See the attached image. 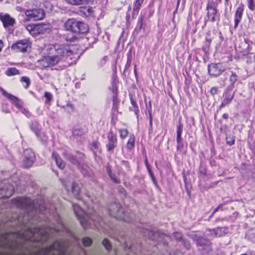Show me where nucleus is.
I'll return each mask as SVG.
<instances>
[{
	"mask_svg": "<svg viewBox=\"0 0 255 255\" xmlns=\"http://www.w3.org/2000/svg\"><path fill=\"white\" fill-rule=\"evenodd\" d=\"M73 48V45L67 44L49 45L47 47V50L51 55L44 57L39 60V65L42 68H47L65 62L66 63L65 67L69 66L72 63Z\"/></svg>",
	"mask_w": 255,
	"mask_h": 255,
	"instance_id": "f257e3e1",
	"label": "nucleus"
},
{
	"mask_svg": "<svg viewBox=\"0 0 255 255\" xmlns=\"http://www.w3.org/2000/svg\"><path fill=\"white\" fill-rule=\"evenodd\" d=\"M49 236V232L42 228H36L33 230L25 231L21 236V238L25 240L31 242L45 241Z\"/></svg>",
	"mask_w": 255,
	"mask_h": 255,
	"instance_id": "f03ea898",
	"label": "nucleus"
},
{
	"mask_svg": "<svg viewBox=\"0 0 255 255\" xmlns=\"http://www.w3.org/2000/svg\"><path fill=\"white\" fill-rule=\"evenodd\" d=\"M64 27L67 31L75 34L85 33L88 32L89 27L85 23L74 18H70L66 21Z\"/></svg>",
	"mask_w": 255,
	"mask_h": 255,
	"instance_id": "7ed1b4c3",
	"label": "nucleus"
},
{
	"mask_svg": "<svg viewBox=\"0 0 255 255\" xmlns=\"http://www.w3.org/2000/svg\"><path fill=\"white\" fill-rule=\"evenodd\" d=\"M64 252V247L59 242H55L50 247L41 250V255H61Z\"/></svg>",
	"mask_w": 255,
	"mask_h": 255,
	"instance_id": "20e7f679",
	"label": "nucleus"
},
{
	"mask_svg": "<svg viewBox=\"0 0 255 255\" xmlns=\"http://www.w3.org/2000/svg\"><path fill=\"white\" fill-rule=\"evenodd\" d=\"M73 207L75 214L80 221L81 225L84 228H88L90 224L89 217L78 205L73 204Z\"/></svg>",
	"mask_w": 255,
	"mask_h": 255,
	"instance_id": "39448f33",
	"label": "nucleus"
},
{
	"mask_svg": "<svg viewBox=\"0 0 255 255\" xmlns=\"http://www.w3.org/2000/svg\"><path fill=\"white\" fill-rule=\"evenodd\" d=\"M109 215L116 219L126 221L123 216V212L121 205L118 203L111 204L108 208Z\"/></svg>",
	"mask_w": 255,
	"mask_h": 255,
	"instance_id": "423d86ee",
	"label": "nucleus"
},
{
	"mask_svg": "<svg viewBox=\"0 0 255 255\" xmlns=\"http://www.w3.org/2000/svg\"><path fill=\"white\" fill-rule=\"evenodd\" d=\"M30 47V43L27 39L20 40L14 43L11 46V49L16 52H25Z\"/></svg>",
	"mask_w": 255,
	"mask_h": 255,
	"instance_id": "0eeeda50",
	"label": "nucleus"
},
{
	"mask_svg": "<svg viewBox=\"0 0 255 255\" xmlns=\"http://www.w3.org/2000/svg\"><path fill=\"white\" fill-rule=\"evenodd\" d=\"M208 70L211 76L215 77L220 76L225 69L221 63H211L208 65Z\"/></svg>",
	"mask_w": 255,
	"mask_h": 255,
	"instance_id": "6e6552de",
	"label": "nucleus"
},
{
	"mask_svg": "<svg viewBox=\"0 0 255 255\" xmlns=\"http://www.w3.org/2000/svg\"><path fill=\"white\" fill-rule=\"evenodd\" d=\"M25 15L32 20H39L43 18L45 13L43 9L40 8H36L33 9H28L25 11Z\"/></svg>",
	"mask_w": 255,
	"mask_h": 255,
	"instance_id": "1a4fd4ad",
	"label": "nucleus"
},
{
	"mask_svg": "<svg viewBox=\"0 0 255 255\" xmlns=\"http://www.w3.org/2000/svg\"><path fill=\"white\" fill-rule=\"evenodd\" d=\"M23 156L24 165L26 167H30L33 164L35 159L34 152L31 149H27L24 151Z\"/></svg>",
	"mask_w": 255,
	"mask_h": 255,
	"instance_id": "9d476101",
	"label": "nucleus"
},
{
	"mask_svg": "<svg viewBox=\"0 0 255 255\" xmlns=\"http://www.w3.org/2000/svg\"><path fill=\"white\" fill-rule=\"evenodd\" d=\"M108 143L106 145V148L108 151H111L114 150L117 145V138L113 132L110 130L108 133Z\"/></svg>",
	"mask_w": 255,
	"mask_h": 255,
	"instance_id": "9b49d317",
	"label": "nucleus"
},
{
	"mask_svg": "<svg viewBox=\"0 0 255 255\" xmlns=\"http://www.w3.org/2000/svg\"><path fill=\"white\" fill-rule=\"evenodd\" d=\"M0 20L5 28L13 26L15 23V19L7 13H0Z\"/></svg>",
	"mask_w": 255,
	"mask_h": 255,
	"instance_id": "f8f14e48",
	"label": "nucleus"
},
{
	"mask_svg": "<svg viewBox=\"0 0 255 255\" xmlns=\"http://www.w3.org/2000/svg\"><path fill=\"white\" fill-rule=\"evenodd\" d=\"M207 17L209 20L213 22L216 20L217 9L214 2H208L206 6Z\"/></svg>",
	"mask_w": 255,
	"mask_h": 255,
	"instance_id": "ddd939ff",
	"label": "nucleus"
},
{
	"mask_svg": "<svg viewBox=\"0 0 255 255\" xmlns=\"http://www.w3.org/2000/svg\"><path fill=\"white\" fill-rule=\"evenodd\" d=\"M209 233L207 236L213 237H220L224 236L226 234L227 229L225 228H217L213 230H209Z\"/></svg>",
	"mask_w": 255,
	"mask_h": 255,
	"instance_id": "4468645a",
	"label": "nucleus"
},
{
	"mask_svg": "<svg viewBox=\"0 0 255 255\" xmlns=\"http://www.w3.org/2000/svg\"><path fill=\"white\" fill-rule=\"evenodd\" d=\"M244 9V5L243 3H241V4L237 8L235 15V26L236 27L238 26L239 22L240 21L243 13Z\"/></svg>",
	"mask_w": 255,
	"mask_h": 255,
	"instance_id": "2eb2a0df",
	"label": "nucleus"
},
{
	"mask_svg": "<svg viewBox=\"0 0 255 255\" xmlns=\"http://www.w3.org/2000/svg\"><path fill=\"white\" fill-rule=\"evenodd\" d=\"M15 202L18 206H21L27 208H31L32 206L33 207V205L31 204L30 200L26 198H17L15 199Z\"/></svg>",
	"mask_w": 255,
	"mask_h": 255,
	"instance_id": "dca6fc26",
	"label": "nucleus"
},
{
	"mask_svg": "<svg viewBox=\"0 0 255 255\" xmlns=\"http://www.w3.org/2000/svg\"><path fill=\"white\" fill-rule=\"evenodd\" d=\"M2 94L7 98H8L12 104H13L17 108H21V106L20 104L19 99L16 97L6 93L5 91H3Z\"/></svg>",
	"mask_w": 255,
	"mask_h": 255,
	"instance_id": "f3484780",
	"label": "nucleus"
},
{
	"mask_svg": "<svg viewBox=\"0 0 255 255\" xmlns=\"http://www.w3.org/2000/svg\"><path fill=\"white\" fill-rule=\"evenodd\" d=\"M2 94L7 98H8L12 104H13L17 108H21V106L20 104L19 99L16 97L6 93L5 91H3Z\"/></svg>",
	"mask_w": 255,
	"mask_h": 255,
	"instance_id": "a211bd4d",
	"label": "nucleus"
},
{
	"mask_svg": "<svg viewBox=\"0 0 255 255\" xmlns=\"http://www.w3.org/2000/svg\"><path fill=\"white\" fill-rule=\"evenodd\" d=\"M52 158L54 159L57 166L60 169H63L65 166V163L60 156L56 152H53L52 155Z\"/></svg>",
	"mask_w": 255,
	"mask_h": 255,
	"instance_id": "6ab92c4d",
	"label": "nucleus"
},
{
	"mask_svg": "<svg viewBox=\"0 0 255 255\" xmlns=\"http://www.w3.org/2000/svg\"><path fill=\"white\" fill-rule=\"evenodd\" d=\"M63 155L67 158L68 160H69L73 164H75L77 166H78L79 165V161L77 159L76 157H75L70 153H69L67 151H65L63 152Z\"/></svg>",
	"mask_w": 255,
	"mask_h": 255,
	"instance_id": "aec40b11",
	"label": "nucleus"
},
{
	"mask_svg": "<svg viewBox=\"0 0 255 255\" xmlns=\"http://www.w3.org/2000/svg\"><path fill=\"white\" fill-rule=\"evenodd\" d=\"M26 29L29 32V33L33 35H36L39 33V26L36 25H28L26 27Z\"/></svg>",
	"mask_w": 255,
	"mask_h": 255,
	"instance_id": "412c9836",
	"label": "nucleus"
},
{
	"mask_svg": "<svg viewBox=\"0 0 255 255\" xmlns=\"http://www.w3.org/2000/svg\"><path fill=\"white\" fill-rule=\"evenodd\" d=\"M65 1L73 5H80L88 4L91 0H65Z\"/></svg>",
	"mask_w": 255,
	"mask_h": 255,
	"instance_id": "4be33fe9",
	"label": "nucleus"
},
{
	"mask_svg": "<svg viewBox=\"0 0 255 255\" xmlns=\"http://www.w3.org/2000/svg\"><path fill=\"white\" fill-rule=\"evenodd\" d=\"M224 96L225 97V98L221 104V108L225 107V106L229 105L231 102L233 98L234 95L228 94L226 93L224 95Z\"/></svg>",
	"mask_w": 255,
	"mask_h": 255,
	"instance_id": "5701e85b",
	"label": "nucleus"
},
{
	"mask_svg": "<svg viewBox=\"0 0 255 255\" xmlns=\"http://www.w3.org/2000/svg\"><path fill=\"white\" fill-rule=\"evenodd\" d=\"M144 0H135L133 4V11L138 14L140 7L143 3Z\"/></svg>",
	"mask_w": 255,
	"mask_h": 255,
	"instance_id": "b1692460",
	"label": "nucleus"
},
{
	"mask_svg": "<svg viewBox=\"0 0 255 255\" xmlns=\"http://www.w3.org/2000/svg\"><path fill=\"white\" fill-rule=\"evenodd\" d=\"M5 73L8 76H11L19 74V72L15 68H8Z\"/></svg>",
	"mask_w": 255,
	"mask_h": 255,
	"instance_id": "393cba45",
	"label": "nucleus"
},
{
	"mask_svg": "<svg viewBox=\"0 0 255 255\" xmlns=\"http://www.w3.org/2000/svg\"><path fill=\"white\" fill-rule=\"evenodd\" d=\"M134 141L135 136L133 135H131L128 141L127 148L129 150L133 148L134 147Z\"/></svg>",
	"mask_w": 255,
	"mask_h": 255,
	"instance_id": "a878e982",
	"label": "nucleus"
},
{
	"mask_svg": "<svg viewBox=\"0 0 255 255\" xmlns=\"http://www.w3.org/2000/svg\"><path fill=\"white\" fill-rule=\"evenodd\" d=\"M107 172L108 173L109 175L110 176L111 178L113 180V181L116 183H120V181L118 179L115 175L113 174L111 171V168L110 166H107L106 168Z\"/></svg>",
	"mask_w": 255,
	"mask_h": 255,
	"instance_id": "bb28decb",
	"label": "nucleus"
},
{
	"mask_svg": "<svg viewBox=\"0 0 255 255\" xmlns=\"http://www.w3.org/2000/svg\"><path fill=\"white\" fill-rule=\"evenodd\" d=\"M182 132V126L179 125L177 128V141L178 144L181 142V134Z\"/></svg>",
	"mask_w": 255,
	"mask_h": 255,
	"instance_id": "cd10ccee",
	"label": "nucleus"
},
{
	"mask_svg": "<svg viewBox=\"0 0 255 255\" xmlns=\"http://www.w3.org/2000/svg\"><path fill=\"white\" fill-rule=\"evenodd\" d=\"M8 235L7 234L1 236L0 238V246H4L7 244Z\"/></svg>",
	"mask_w": 255,
	"mask_h": 255,
	"instance_id": "c85d7f7f",
	"label": "nucleus"
},
{
	"mask_svg": "<svg viewBox=\"0 0 255 255\" xmlns=\"http://www.w3.org/2000/svg\"><path fill=\"white\" fill-rule=\"evenodd\" d=\"M100 147V143L98 141L93 142L91 145V149L95 152L99 150Z\"/></svg>",
	"mask_w": 255,
	"mask_h": 255,
	"instance_id": "c756f323",
	"label": "nucleus"
},
{
	"mask_svg": "<svg viewBox=\"0 0 255 255\" xmlns=\"http://www.w3.org/2000/svg\"><path fill=\"white\" fill-rule=\"evenodd\" d=\"M13 193V187L12 186H9V189L2 198H8L10 197Z\"/></svg>",
	"mask_w": 255,
	"mask_h": 255,
	"instance_id": "7c9ffc66",
	"label": "nucleus"
},
{
	"mask_svg": "<svg viewBox=\"0 0 255 255\" xmlns=\"http://www.w3.org/2000/svg\"><path fill=\"white\" fill-rule=\"evenodd\" d=\"M82 242L85 247H89L92 244V241L90 238L85 237L83 239Z\"/></svg>",
	"mask_w": 255,
	"mask_h": 255,
	"instance_id": "2f4dec72",
	"label": "nucleus"
},
{
	"mask_svg": "<svg viewBox=\"0 0 255 255\" xmlns=\"http://www.w3.org/2000/svg\"><path fill=\"white\" fill-rule=\"evenodd\" d=\"M237 80H238V76L235 72L232 71L231 75L230 77V81L233 84H234L236 82H237Z\"/></svg>",
	"mask_w": 255,
	"mask_h": 255,
	"instance_id": "473e14b6",
	"label": "nucleus"
},
{
	"mask_svg": "<svg viewBox=\"0 0 255 255\" xmlns=\"http://www.w3.org/2000/svg\"><path fill=\"white\" fill-rule=\"evenodd\" d=\"M247 5L249 8L251 10H254L255 9V3L254 0H248Z\"/></svg>",
	"mask_w": 255,
	"mask_h": 255,
	"instance_id": "72a5a7b5",
	"label": "nucleus"
},
{
	"mask_svg": "<svg viewBox=\"0 0 255 255\" xmlns=\"http://www.w3.org/2000/svg\"><path fill=\"white\" fill-rule=\"evenodd\" d=\"M102 245L105 247L107 250H109L111 249V244L107 239H105L103 241Z\"/></svg>",
	"mask_w": 255,
	"mask_h": 255,
	"instance_id": "f704fd0d",
	"label": "nucleus"
},
{
	"mask_svg": "<svg viewBox=\"0 0 255 255\" xmlns=\"http://www.w3.org/2000/svg\"><path fill=\"white\" fill-rule=\"evenodd\" d=\"M72 191L74 195L77 196L78 194L79 189L77 185L75 183H73L72 186Z\"/></svg>",
	"mask_w": 255,
	"mask_h": 255,
	"instance_id": "c9c22d12",
	"label": "nucleus"
},
{
	"mask_svg": "<svg viewBox=\"0 0 255 255\" xmlns=\"http://www.w3.org/2000/svg\"><path fill=\"white\" fill-rule=\"evenodd\" d=\"M119 132L120 134V137L122 139H124L125 138H126L127 136L128 133V130L125 129H120Z\"/></svg>",
	"mask_w": 255,
	"mask_h": 255,
	"instance_id": "e433bc0d",
	"label": "nucleus"
},
{
	"mask_svg": "<svg viewBox=\"0 0 255 255\" xmlns=\"http://www.w3.org/2000/svg\"><path fill=\"white\" fill-rule=\"evenodd\" d=\"M20 81L22 82H25L26 83V86L25 88H27L30 84V80L28 77H22L21 78Z\"/></svg>",
	"mask_w": 255,
	"mask_h": 255,
	"instance_id": "4c0bfd02",
	"label": "nucleus"
},
{
	"mask_svg": "<svg viewBox=\"0 0 255 255\" xmlns=\"http://www.w3.org/2000/svg\"><path fill=\"white\" fill-rule=\"evenodd\" d=\"M45 97L47 100V102H50L52 100V96L50 93L46 92L44 95Z\"/></svg>",
	"mask_w": 255,
	"mask_h": 255,
	"instance_id": "58836bf2",
	"label": "nucleus"
},
{
	"mask_svg": "<svg viewBox=\"0 0 255 255\" xmlns=\"http://www.w3.org/2000/svg\"><path fill=\"white\" fill-rule=\"evenodd\" d=\"M174 237L177 240H180L182 239V234L179 232L174 233Z\"/></svg>",
	"mask_w": 255,
	"mask_h": 255,
	"instance_id": "ea45409f",
	"label": "nucleus"
},
{
	"mask_svg": "<svg viewBox=\"0 0 255 255\" xmlns=\"http://www.w3.org/2000/svg\"><path fill=\"white\" fill-rule=\"evenodd\" d=\"M21 112L28 118H29L31 116V113L25 109H22Z\"/></svg>",
	"mask_w": 255,
	"mask_h": 255,
	"instance_id": "a19ab883",
	"label": "nucleus"
},
{
	"mask_svg": "<svg viewBox=\"0 0 255 255\" xmlns=\"http://www.w3.org/2000/svg\"><path fill=\"white\" fill-rule=\"evenodd\" d=\"M226 141H227V144H228L230 145H231L233 144H234V141H235V139L233 138H232H232H229V137H226Z\"/></svg>",
	"mask_w": 255,
	"mask_h": 255,
	"instance_id": "79ce46f5",
	"label": "nucleus"
},
{
	"mask_svg": "<svg viewBox=\"0 0 255 255\" xmlns=\"http://www.w3.org/2000/svg\"><path fill=\"white\" fill-rule=\"evenodd\" d=\"M33 208H34V207H33ZM34 208H35L36 210H39V211L40 212H42L44 210H45V207L44 205H40L38 207V209L37 208V207H34Z\"/></svg>",
	"mask_w": 255,
	"mask_h": 255,
	"instance_id": "37998d69",
	"label": "nucleus"
},
{
	"mask_svg": "<svg viewBox=\"0 0 255 255\" xmlns=\"http://www.w3.org/2000/svg\"><path fill=\"white\" fill-rule=\"evenodd\" d=\"M217 91H218V90H217V88L213 87V88H211V89L210 90V93L212 95H215V94H216L217 93Z\"/></svg>",
	"mask_w": 255,
	"mask_h": 255,
	"instance_id": "c03bdc74",
	"label": "nucleus"
},
{
	"mask_svg": "<svg viewBox=\"0 0 255 255\" xmlns=\"http://www.w3.org/2000/svg\"><path fill=\"white\" fill-rule=\"evenodd\" d=\"M76 39V37L75 36H73L70 38H69L68 37H66L65 38L66 40L68 41H74Z\"/></svg>",
	"mask_w": 255,
	"mask_h": 255,
	"instance_id": "a18cd8bd",
	"label": "nucleus"
},
{
	"mask_svg": "<svg viewBox=\"0 0 255 255\" xmlns=\"http://www.w3.org/2000/svg\"><path fill=\"white\" fill-rule=\"evenodd\" d=\"M211 39H208V38H206V41H205V45L206 46L209 48L210 46V44H211Z\"/></svg>",
	"mask_w": 255,
	"mask_h": 255,
	"instance_id": "49530a36",
	"label": "nucleus"
},
{
	"mask_svg": "<svg viewBox=\"0 0 255 255\" xmlns=\"http://www.w3.org/2000/svg\"><path fill=\"white\" fill-rule=\"evenodd\" d=\"M223 207V205L222 204H220V205H219L214 210V211L213 212V214H214L215 212H216L217 211H218V210L220 208H221L222 207Z\"/></svg>",
	"mask_w": 255,
	"mask_h": 255,
	"instance_id": "de8ad7c7",
	"label": "nucleus"
},
{
	"mask_svg": "<svg viewBox=\"0 0 255 255\" xmlns=\"http://www.w3.org/2000/svg\"><path fill=\"white\" fill-rule=\"evenodd\" d=\"M200 240L201 241L203 240L204 241V243H201L200 242H198V244H201V245H205V244H206L208 243V241L205 240H204V239H201Z\"/></svg>",
	"mask_w": 255,
	"mask_h": 255,
	"instance_id": "09e8293b",
	"label": "nucleus"
},
{
	"mask_svg": "<svg viewBox=\"0 0 255 255\" xmlns=\"http://www.w3.org/2000/svg\"><path fill=\"white\" fill-rule=\"evenodd\" d=\"M3 47V43L1 40H0V52L1 51Z\"/></svg>",
	"mask_w": 255,
	"mask_h": 255,
	"instance_id": "8fccbe9b",
	"label": "nucleus"
},
{
	"mask_svg": "<svg viewBox=\"0 0 255 255\" xmlns=\"http://www.w3.org/2000/svg\"><path fill=\"white\" fill-rule=\"evenodd\" d=\"M131 104L134 108H137V106L136 105V104L135 102H134L133 100H131Z\"/></svg>",
	"mask_w": 255,
	"mask_h": 255,
	"instance_id": "3c124183",
	"label": "nucleus"
},
{
	"mask_svg": "<svg viewBox=\"0 0 255 255\" xmlns=\"http://www.w3.org/2000/svg\"><path fill=\"white\" fill-rule=\"evenodd\" d=\"M87 11L89 14H91L93 13V9L92 7H88L87 9Z\"/></svg>",
	"mask_w": 255,
	"mask_h": 255,
	"instance_id": "603ef678",
	"label": "nucleus"
},
{
	"mask_svg": "<svg viewBox=\"0 0 255 255\" xmlns=\"http://www.w3.org/2000/svg\"><path fill=\"white\" fill-rule=\"evenodd\" d=\"M149 119H150V126L152 125V117H151V114L150 111H149Z\"/></svg>",
	"mask_w": 255,
	"mask_h": 255,
	"instance_id": "864d4df0",
	"label": "nucleus"
},
{
	"mask_svg": "<svg viewBox=\"0 0 255 255\" xmlns=\"http://www.w3.org/2000/svg\"><path fill=\"white\" fill-rule=\"evenodd\" d=\"M117 101V95L116 96H113V102H114V104H115L116 102Z\"/></svg>",
	"mask_w": 255,
	"mask_h": 255,
	"instance_id": "5fc2aeb1",
	"label": "nucleus"
},
{
	"mask_svg": "<svg viewBox=\"0 0 255 255\" xmlns=\"http://www.w3.org/2000/svg\"><path fill=\"white\" fill-rule=\"evenodd\" d=\"M67 108H70L71 111H73L74 107L71 104H68L67 105Z\"/></svg>",
	"mask_w": 255,
	"mask_h": 255,
	"instance_id": "6e6d98bb",
	"label": "nucleus"
},
{
	"mask_svg": "<svg viewBox=\"0 0 255 255\" xmlns=\"http://www.w3.org/2000/svg\"><path fill=\"white\" fill-rule=\"evenodd\" d=\"M64 227L63 225H61V229H55V230H56V231H61V230H62V229H64Z\"/></svg>",
	"mask_w": 255,
	"mask_h": 255,
	"instance_id": "4d7b16f0",
	"label": "nucleus"
},
{
	"mask_svg": "<svg viewBox=\"0 0 255 255\" xmlns=\"http://www.w3.org/2000/svg\"><path fill=\"white\" fill-rule=\"evenodd\" d=\"M190 244H189V243H187V244H186V245H185V247H186V248H189L190 247Z\"/></svg>",
	"mask_w": 255,
	"mask_h": 255,
	"instance_id": "13d9d810",
	"label": "nucleus"
},
{
	"mask_svg": "<svg viewBox=\"0 0 255 255\" xmlns=\"http://www.w3.org/2000/svg\"><path fill=\"white\" fill-rule=\"evenodd\" d=\"M223 116L224 119H227L228 118V115L226 114H224Z\"/></svg>",
	"mask_w": 255,
	"mask_h": 255,
	"instance_id": "bf43d9fd",
	"label": "nucleus"
},
{
	"mask_svg": "<svg viewBox=\"0 0 255 255\" xmlns=\"http://www.w3.org/2000/svg\"><path fill=\"white\" fill-rule=\"evenodd\" d=\"M5 112L6 113H9L10 112V111H9V110H5Z\"/></svg>",
	"mask_w": 255,
	"mask_h": 255,
	"instance_id": "052dcab7",
	"label": "nucleus"
},
{
	"mask_svg": "<svg viewBox=\"0 0 255 255\" xmlns=\"http://www.w3.org/2000/svg\"><path fill=\"white\" fill-rule=\"evenodd\" d=\"M226 2H228V0H225Z\"/></svg>",
	"mask_w": 255,
	"mask_h": 255,
	"instance_id": "680f3d73",
	"label": "nucleus"
},
{
	"mask_svg": "<svg viewBox=\"0 0 255 255\" xmlns=\"http://www.w3.org/2000/svg\"><path fill=\"white\" fill-rule=\"evenodd\" d=\"M0 1H2V0H0Z\"/></svg>",
	"mask_w": 255,
	"mask_h": 255,
	"instance_id": "e2e57ef3",
	"label": "nucleus"
}]
</instances>
